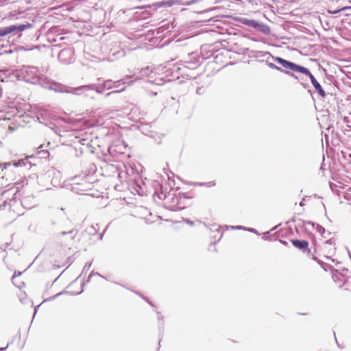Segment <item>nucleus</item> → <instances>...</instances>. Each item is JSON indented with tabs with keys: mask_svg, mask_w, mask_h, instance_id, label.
<instances>
[{
	"mask_svg": "<svg viewBox=\"0 0 351 351\" xmlns=\"http://www.w3.org/2000/svg\"><path fill=\"white\" fill-rule=\"evenodd\" d=\"M275 60L280 64L284 68L290 69L293 71L303 73L306 72V68L300 65H297L293 62H289L282 58L276 57Z\"/></svg>",
	"mask_w": 351,
	"mask_h": 351,
	"instance_id": "f257e3e1",
	"label": "nucleus"
},
{
	"mask_svg": "<svg viewBox=\"0 0 351 351\" xmlns=\"http://www.w3.org/2000/svg\"><path fill=\"white\" fill-rule=\"evenodd\" d=\"M30 24L21 25H11L5 28L0 29V36H6L14 31H24L25 29L31 27Z\"/></svg>",
	"mask_w": 351,
	"mask_h": 351,
	"instance_id": "f03ea898",
	"label": "nucleus"
},
{
	"mask_svg": "<svg viewBox=\"0 0 351 351\" xmlns=\"http://www.w3.org/2000/svg\"><path fill=\"white\" fill-rule=\"evenodd\" d=\"M306 72H303V74L308 75L311 80V82L314 86V88L317 90L318 93L322 97H324L326 94L324 90L322 89L319 83L316 80L314 76L311 74L308 69L306 68Z\"/></svg>",
	"mask_w": 351,
	"mask_h": 351,
	"instance_id": "7ed1b4c3",
	"label": "nucleus"
},
{
	"mask_svg": "<svg viewBox=\"0 0 351 351\" xmlns=\"http://www.w3.org/2000/svg\"><path fill=\"white\" fill-rule=\"evenodd\" d=\"M92 89V87L90 86H82L77 88H73L71 91L69 93H71L75 95H81L87 90H90Z\"/></svg>",
	"mask_w": 351,
	"mask_h": 351,
	"instance_id": "20e7f679",
	"label": "nucleus"
},
{
	"mask_svg": "<svg viewBox=\"0 0 351 351\" xmlns=\"http://www.w3.org/2000/svg\"><path fill=\"white\" fill-rule=\"evenodd\" d=\"M293 245L298 249L303 250L308 247V242L306 241L292 240Z\"/></svg>",
	"mask_w": 351,
	"mask_h": 351,
	"instance_id": "39448f33",
	"label": "nucleus"
},
{
	"mask_svg": "<svg viewBox=\"0 0 351 351\" xmlns=\"http://www.w3.org/2000/svg\"><path fill=\"white\" fill-rule=\"evenodd\" d=\"M242 22L243 24L250 27H253L256 29H258L261 26L260 24L254 20L244 19L242 21Z\"/></svg>",
	"mask_w": 351,
	"mask_h": 351,
	"instance_id": "423d86ee",
	"label": "nucleus"
},
{
	"mask_svg": "<svg viewBox=\"0 0 351 351\" xmlns=\"http://www.w3.org/2000/svg\"><path fill=\"white\" fill-rule=\"evenodd\" d=\"M78 180L79 178H75L73 179V184H72V189L73 190H75L77 193L79 192L78 191V188L76 186V185H78L79 183H78Z\"/></svg>",
	"mask_w": 351,
	"mask_h": 351,
	"instance_id": "0eeeda50",
	"label": "nucleus"
},
{
	"mask_svg": "<svg viewBox=\"0 0 351 351\" xmlns=\"http://www.w3.org/2000/svg\"><path fill=\"white\" fill-rule=\"evenodd\" d=\"M269 66L272 69H275V70H278V71H282V69L276 65H275L273 63H269Z\"/></svg>",
	"mask_w": 351,
	"mask_h": 351,
	"instance_id": "6e6552de",
	"label": "nucleus"
},
{
	"mask_svg": "<svg viewBox=\"0 0 351 351\" xmlns=\"http://www.w3.org/2000/svg\"><path fill=\"white\" fill-rule=\"evenodd\" d=\"M232 229H237V230H245V228L243 227V226H232Z\"/></svg>",
	"mask_w": 351,
	"mask_h": 351,
	"instance_id": "1a4fd4ad",
	"label": "nucleus"
},
{
	"mask_svg": "<svg viewBox=\"0 0 351 351\" xmlns=\"http://www.w3.org/2000/svg\"><path fill=\"white\" fill-rule=\"evenodd\" d=\"M23 163H24V161L23 160H21V161H19L18 162L14 163V165L17 167L21 166L22 164H23Z\"/></svg>",
	"mask_w": 351,
	"mask_h": 351,
	"instance_id": "9d476101",
	"label": "nucleus"
},
{
	"mask_svg": "<svg viewBox=\"0 0 351 351\" xmlns=\"http://www.w3.org/2000/svg\"><path fill=\"white\" fill-rule=\"evenodd\" d=\"M346 9H347V8H343L341 10H335V11H332V12H330L335 14H337V13L339 12L341 10H344Z\"/></svg>",
	"mask_w": 351,
	"mask_h": 351,
	"instance_id": "9b49d317",
	"label": "nucleus"
},
{
	"mask_svg": "<svg viewBox=\"0 0 351 351\" xmlns=\"http://www.w3.org/2000/svg\"><path fill=\"white\" fill-rule=\"evenodd\" d=\"M245 230H247L249 232H254V233H256V230L254 228H245Z\"/></svg>",
	"mask_w": 351,
	"mask_h": 351,
	"instance_id": "f8f14e48",
	"label": "nucleus"
},
{
	"mask_svg": "<svg viewBox=\"0 0 351 351\" xmlns=\"http://www.w3.org/2000/svg\"><path fill=\"white\" fill-rule=\"evenodd\" d=\"M21 274V272H19L17 276H20ZM16 277V274H14V276H12V281L14 282V279Z\"/></svg>",
	"mask_w": 351,
	"mask_h": 351,
	"instance_id": "ddd939ff",
	"label": "nucleus"
},
{
	"mask_svg": "<svg viewBox=\"0 0 351 351\" xmlns=\"http://www.w3.org/2000/svg\"><path fill=\"white\" fill-rule=\"evenodd\" d=\"M82 182L81 183L82 184H84L86 182V180L85 179L84 177L82 178Z\"/></svg>",
	"mask_w": 351,
	"mask_h": 351,
	"instance_id": "4468645a",
	"label": "nucleus"
},
{
	"mask_svg": "<svg viewBox=\"0 0 351 351\" xmlns=\"http://www.w3.org/2000/svg\"><path fill=\"white\" fill-rule=\"evenodd\" d=\"M186 222L188 224L191 225V226H193V221H189V220H186Z\"/></svg>",
	"mask_w": 351,
	"mask_h": 351,
	"instance_id": "2eb2a0df",
	"label": "nucleus"
},
{
	"mask_svg": "<svg viewBox=\"0 0 351 351\" xmlns=\"http://www.w3.org/2000/svg\"><path fill=\"white\" fill-rule=\"evenodd\" d=\"M323 228L322 227H319V231L321 232Z\"/></svg>",
	"mask_w": 351,
	"mask_h": 351,
	"instance_id": "dca6fc26",
	"label": "nucleus"
},
{
	"mask_svg": "<svg viewBox=\"0 0 351 351\" xmlns=\"http://www.w3.org/2000/svg\"><path fill=\"white\" fill-rule=\"evenodd\" d=\"M4 349H5V348H0V350H4Z\"/></svg>",
	"mask_w": 351,
	"mask_h": 351,
	"instance_id": "f3484780",
	"label": "nucleus"
}]
</instances>
